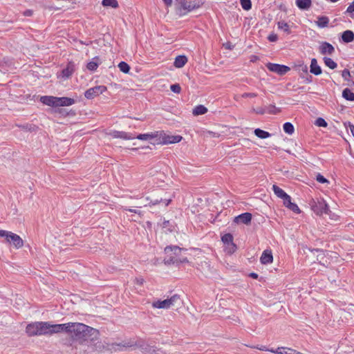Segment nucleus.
<instances>
[{"mask_svg": "<svg viewBox=\"0 0 354 354\" xmlns=\"http://www.w3.org/2000/svg\"><path fill=\"white\" fill-rule=\"evenodd\" d=\"M69 329L68 333H71L76 339H84L94 328L82 323L69 322Z\"/></svg>", "mask_w": 354, "mask_h": 354, "instance_id": "nucleus-1", "label": "nucleus"}, {"mask_svg": "<svg viewBox=\"0 0 354 354\" xmlns=\"http://www.w3.org/2000/svg\"><path fill=\"white\" fill-rule=\"evenodd\" d=\"M175 1L178 8L180 11V16L185 15L199 8L203 4V1L201 0H175Z\"/></svg>", "mask_w": 354, "mask_h": 354, "instance_id": "nucleus-2", "label": "nucleus"}, {"mask_svg": "<svg viewBox=\"0 0 354 354\" xmlns=\"http://www.w3.org/2000/svg\"><path fill=\"white\" fill-rule=\"evenodd\" d=\"M183 249L176 245H169L165 248L164 262L165 264H176Z\"/></svg>", "mask_w": 354, "mask_h": 354, "instance_id": "nucleus-3", "label": "nucleus"}, {"mask_svg": "<svg viewBox=\"0 0 354 354\" xmlns=\"http://www.w3.org/2000/svg\"><path fill=\"white\" fill-rule=\"evenodd\" d=\"M0 237H5L8 243H12L15 248H21L24 245L22 239L12 232L0 230Z\"/></svg>", "mask_w": 354, "mask_h": 354, "instance_id": "nucleus-4", "label": "nucleus"}, {"mask_svg": "<svg viewBox=\"0 0 354 354\" xmlns=\"http://www.w3.org/2000/svg\"><path fill=\"white\" fill-rule=\"evenodd\" d=\"M180 301L179 295L175 294L170 298L162 300L157 301L152 304V306L156 308L168 309L171 306H174L178 301Z\"/></svg>", "mask_w": 354, "mask_h": 354, "instance_id": "nucleus-5", "label": "nucleus"}, {"mask_svg": "<svg viewBox=\"0 0 354 354\" xmlns=\"http://www.w3.org/2000/svg\"><path fill=\"white\" fill-rule=\"evenodd\" d=\"M313 211L318 216L328 214L330 212L328 205L324 199L319 200L312 205Z\"/></svg>", "mask_w": 354, "mask_h": 354, "instance_id": "nucleus-6", "label": "nucleus"}, {"mask_svg": "<svg viewBox=\"0 0 354 354\" xmlns=\"http://www.w3.org/2000/svg\"><path fill=\"white\" fill-rule=\"evenodd\" d=\"M159 135L160 142L163 145L178 143L180 142L183 138L180 136L168 135L162 131L160 132Z\"/></svg>", "mask_w": 354, "mask_h": 354, "instance_id": "nucleus-7", "label": "nucleus"}, {"mask_svg": "<svg viewBox=\"0 0 354 354\" xmlns=\"http://www.w3.org/2000/svg\"><path fill=\"white\" fill-rule=\"evenodd\" d=\"M106 91V87L105 86H96L86 90L84 93V96L87 99H93L95 97L103 93Z\"/></svg>", "mask_w": 354, "mask_h": 354, "instance_id": "nucleus-8", "label": "nucleus"}, {"mask_svg": "<svg viewBox=\"0 0 354 354\" xmlns=\"http://www.w3.org/2000/svg\"><path fill=\"white\" fill-rule=\"evenodd\" d=\"M266 66L269 71L280 75H285L290 70L288 66L279 64L268 63Z\"/></svg>", "mask_w": 354, "mask_h": 354, "instance_id": "nucleus-9", "label": "nucleus"}, {"mask_svg": "<svg viewBox=\"0 0 354 354\" xmlns=\"http://www.w3.org/2000/svg\"><path fill=\"white\" fill-rule=\"evenodd\" d=\"M69 326V323L52 324L49 322L50 335L60 332L67 333L68 330H70Z\"/></svg>", "mask_w": 354, "mask_h": 354, "instance_id": "nucleus-10", "label": "nucleus"}, {"mask_svg": "<svg viewBox=\"0 0 354 354\" xmlns=\"http://www.w3.org/2000/svg\"><path fill=\"white\" fill-rule=\"evenodd\" d=\"M138 347L141 349V351L144 353L149 354H162L163 351L160 349H157L153 346H151L145 342H142L138 344Z\"/></svg>", "mask_w": 354, "mask_h": 354, "instance_id": "nucleus-11", "label": "nucleus"}, {"mask_svg": "<svg viewBox=\"0 0 354 354\" xmlns=\"http://www.w3.org/2000/svg\"><path fill=\"white\" fill-rule=\"evenodd\" d=\"M110 135L114 138H121L123 140H133L136 138V135L134 133L115 130L111 131Z\"/></svg>", "mask_w": 354, "mask_h": 354, "instance_id": "nucleus-12", "label": "nucleus"}, {"mask_svg": "<svg viewBox=\"0 0 354 354\" xmlns=\"http://www.w3.org/2000/svg\"><path fill=\"white\" fill-rule=\"evenodd\" d=\"M74 99L67 97H56L55 107L57 106H68L75 104Z\"/></svg>", "mask_w": 354, "mask_h": 354, "instance_id": "nucleus-13", "label": "nucleus"}, {"mask_svg": "<svg viewBox=\"0 0 354 354\" xmlns=\"http://www.w3.org/2000/svg\"><path fill=\"white\" fill-rule=\"evenodd\" d=\"M335 48L332 44L328 42L324 41L319 46V53L322 55H331L334 53Z\"/></svg>", "mask_w": 354, "mask_h": 354, "instance_id": "nucleus-14", "label": "nucleus"}, {"mask_svg": "<svg viewBox=\"0 0 354 354\" xmlns=\"http://www.w3.org/2000/svg\"><path fill=\"white\" fill-rule=\"evenodd\" d=\"M252 220V214L249 212H245L234 218V221L236 223H243L248 225L250 223Z\"/></svg>", "mask_w": 354, "mask_h": 354, "instance_id": "nucleus-15", "label": "nucleus"}, {"mask_svg": "<svg viewBox=\"0 0 354 354\" xmlns=\"http://www.w3.org/2000/svg\"><path fill=\"white\" fill-rule=\"evenodd\" d=\"M38 335H50L49 322H38Z\"/></svg>", "mask_w": 354, "mask_h": 354, "instance_id": "nucleus-16", "label": "nucleus"}, {"mask_svg": "<svg viewBox=\"0 0 354 354\" xmlns=\"http://www.w3.org/2000/svg\"><path fill=\"white\" fill-rule=\"evenodd\" d=\"M284 205L288 207L289 209L292 210L295 213H299L300 209L297 204L292 203L291 197L288 195L287 198L283 200Z\"/></svg>", "mask_w": 354, "mask_h": 354, "instance_id": "nucleus-17", "label": "nucleus"}, {"mask_svg": "<svg viewBox=\"0 0 354 354\" xmlns=\"http://www.w3.org/2000/svg\"><path fill=\"white\" fill-rule=\"evenodd\" d=\"M273 261V257L271 250H266L263 252L260 258L262 264H268Z\"/></svg>", "mask_w": 354, "mask_h": 354, "instance_id": "nucleus-18", "label": "nucleus"}, {"mask_svg": "<svg viewBox=\"0 0 354 354\" xmlns=\"http://www.w3.org/2000/svg\"><path fill=\"white\" fill-rule=\"evenodd\" d=\"M38 322L28 324L26 332L29 336L38 335Z\"/></svg>", "mask_w": 354, "mask_h": 354, "instance_id": "nucleus-19", "label": "nucleus"}, {"mask_svg": "<svg viewBox=\"0 0 354 354\" xmlns=\"http://www.w3.org/2000/svg\"><path fill=\"white\" fill-rule=\"evenodd\" d=\"M310 72L315 75H319L322 74V68L318 65L317 61L315 58H313L311 59V63L310 66Z\"/></svg>", "mask_w": 354, "mask_h": 354, "instance_id": "nucleus-20", "label": "nucleus"}, {"mask_svg": "<svg viewBox=\"0 0 354 354\" xmlns=\"http://www.w3.org/2000/svg\"><path fill=\"white\" fill-rule=\"evenodd\" d=\"M296 6L302 10H308L312 5L311 0H296L295 1Z\"/></svg>", "mask_w": 354, "mask_h": 354, "instance_id": "nucleus-21", "label": "nucleus"}, {"mask_svg": "<svg viewBox=\"0 0 354 354\" xmlns=\"http://www.w3.org/2000/svg\"><path fill=\"white\" fill-rule=\"evenodd\" d=\"M75 71V65L72 62H69L66 67L62 71V76L68 78L72 75Z\"/></svg>", "mask_w": 354, "mask_h": 354, "instance_id": "nucleus-22", "label": "nucleus"}, {"mask_svg": "<svg viewBox=\"0 0 354 354\" xmlns=\"http://www.w3.org/2000/svg\"><path fill=\"white\" fill-rule=\"evenodd\" d=\"M342 39L344 43H350L354 41V32L352 30H347L342 32Z\"/></svg>", "mask_w": 354, "mask_h": 354, "instance_id": "nucleus-23", "label": "nucleus"}, {"mask_svg": "<svg viewBox=\"0 0 354 354\" xmlns=\"http://www.w3.org/2000/svg\"><path fill=\"white\" fill-rule=\"evenodd\" d=\"M187 62V58L185 55H178L174 60V65L176 68L183 67Z\"/></svg>", "mask_w": 354, "mask_h": 354, "instance_id": "nucleus-24", "label": "nucleus"}, {"mask_svg": "<svg viewBox=\"0 0 354 354\" xmlns=\"http://www.w3.org/2000/svg\"><path fill=\"white\" fill-rule=\"evenodd\" d=\"M40 101L45 105L55 107L56 97L54 96H42Z\"/></svg>", "mask_w": 354, "mask_h": 354, "instance_id": "nucleus-25", "label": "nucleus"}, {"mask_svg": "<svg viewBox=\"0 0 354 354\" xmlns=\"http://www.w3.org/2000/svg\"><path fill=\"white\" fill-rule=\"evenodd\" d=\"M315 23L319 28H323L328 26L329 19L326 16H319L317 17V21H315Z\"/></svg>", "mask_w": 354, "mask_h": 354, "instance_id": "nucleus-26", "label": "nucleus"}, {"mask_svg": "<svg viewBox=\"0 0 354 354\" xmlns=\"http://www.w3.org/2000/svg\"><path fill=\"white\" fill-rule=\"evenodd\" d=\"M272 190L277 196L283 200L288 196L281 188L276 185H273Z\"/></svg>", "mask_w": 354, "mask_h": 354, "instance_id": "nucleus-27", "label": "nucleus"}, {"mask_svg": "<svg viewBox=\"0 0 354 354\" xmlns=\"http://www.w3.org/2000/svg\"><path fill=\"white\" fill-rule=\"evenodd\" d=\"M99 57H95L93 59L87 64L86 68L91 71H94L97 69L99 65Z\"/></svg>", "mask_w": 354, "mask_h": 354, "instance_id": "nucleus-28", "label": "nucleus"}, {"mask_svg": "<svg viewBox=\"0 0 354 354\" xmlns=\"http://www.w3.org/2000/svg\"><path fill=\"white\" fill-rule=\"evenodd\" d=\"M207 112V109L203 105L196 106L192 111L194 115H203Z\"/></svg>", "mask_w": 354, "mask_h": 354, "instance_id": "nucleus-29", "label": "nucleus"}, {"mask_svg": "<svg viewBox=\"0 0 354 354\" xmlns=\"http://www.w3.org/2000/svg\"><path fill=\"white\" fill-rule=\"evenodd\" d=\"M342 97L348 101H354V93L348 88H346L343 90Z\"/></svg>", "mask_w": 354, "mask_h": 354, "instance_id": "nucleus-30", "label": "nucleus"}, {"mask_svg": "<svg viewBox=\"0 0 354 354\" xmlns=\"http://www.w3.org/2000/svg\"><path fill=\"white\" fill-rule=\"evenodd\" d=\"M158 132L156 133H143L136 136V138L141 140H148L157 137Z\"/></svg>", "mask_w": 354, "mask_h": 354, "instance_id": "nucleus-31", "label": "nucleus"}, {"mask_svg": "<svg viewBox=\"0 0 354 354\" xmlns=\"http://www.w3.org/2000/svg\"><path fill=\"white\" fill-rule=\"evenodd\" d=\"M254 133L256 136L261 139L268 138L271 136V134L269 132L262 130L261 129H256Z\"/></svg>", "mask_w": 354, "mask_h": 354, "instance_id": "nucleus-32", "label": "nucleus"}, {"mask_svg": "<svg viewBox=\"0 0 354 354\" xmlns=\"http://www.w3.org/2000/svg\"><path fill=\"white\" fill-rule=\"evenodd\" d=\"M102 4L104 7H111L113 8H117L119 6L117 0H102Z\"/></svg>", "mask_w": 354, "mask_h": 354, "instance_id": "nucleus-33", "label": "nucleus"}, {"mask_svg": "<svg viewBox=\"0 0 354 354\" xmlns=\"http://www.w3.org/2000/svg\"><path fill=\"white\" fill-rule=\"evenodd\" d=\"M283 129L285 133L292 135L294 133L295 128L293 124L291 122H285L283 125Z\"/></svg>", "mask_w": 354, "mask_h": 354, "instance_id": "nucleus-34", "label": "nucleus"}, {"mask_svg": "<svg viewBox=\"0 0 354 354\" xmlns=\"http://www.w3.org/2000/svg\"><path fill=\"white\" fill-rule=\"evenodd\" d=\"M324 62L326 66H328L330 69H335L337 68V64L331 58L324 57Z\"/></svg>", "mask_w": 354, "mask_h": 354, "instance_id": "nucleus-35", "label": "nucleus"}, {"mask_svg": "<svg viewBox=\"0 0 354 354\" xmlns=\"http://www.w3.org/2000/svg\"><path fill=\"white\" fill-rule=\"evenodd\" d=\"M278 28L282 30L287 34L290 33L289 25L284 21H280L277 23Z\"/></svg>", "mask_w": 354, "mask_h": 354, "instance_id": "nucleus-36", "label": "nucleus"}, {"mask_svg": "<svg viewBox=\"0 0 354 354\" xmlns=\"http://www.w3.org/2000/svg\"><path fill=\"white\" fill-rule=\"evenodd\" d=\"M221 240L224 244L227 245L233 243V236L230 234H225L221 237Z\"/></svg>", "mask_w": 354, "mask_h": 354, "instance_id": "nucleus-37", "label": "nucleus"}, {"mask_svg": "<svg viewBox=\"0 0 354 354\" xmlns=\"http://www.w3.org/2000/svg\"><path fill=\"white\" fill-rule=\"evenodd\" d=\"M118 68L124 73H128L130 71L129 65L125 62H120L118 64Z\"/></svg>", "mask_w": 354, "mask_h": 354, "instance_id": "nucleus-38", "label": "nucleus"}, {"mask_svg": "<svg viewBox=\"0 0 354 354\" xmlns=\"http://www.w3.org/2000/svg\"><path fill=\"white\" fill-rule=\"evenodd\" d=\"M241 7L245 10H249L252 8L251 0H240Z\"/></svg>", "mask_w": 354, "mask_h": 354, "instance_id": "nucleus-39", "label": "nucleus"}, {"mask_svg": "<svg viewBox=\"0 0 354 354\" xmlns=\"http://www.w3.org/2000/svg\"><path fill=\"white\" fill-rule=\"evenodd\" d=\"M266 113L277 114L279 112V109L277 108L274 104H270L266 106Z\"/></svg>", "mask_w": 354, "mask_h": 354, "instance_id": "nucleus-40", "label": "nucleus"}, {"mask_svg": "<svg viewBox=\"0 0 354 354\" xmlns=\"http://www.w3.org/2000/svg\"><path fill=\"white\" fill-rule=\"evenodd\" d=\"M161 226L169 232H172L174 230V225L169 221L164 220Z\"/></svg>", "mask_w": 354, "mask_h": 354, "instance_id": "nucleus-41", "label": "nucleus"}, {"mask_svg": "<svg viewBox=\"0 0 354 354\" xmlns=\"http://www.w3.org/2000/svg\"><path fill=\"white\" fill-rule=\"evenodd\" d=\"M236 245L234 243L226 245L225 249L226 252L228 254H230L234 253L236 251Z\"/></svg>", "mask_w": 354, "mask_h": 354, "instance_id": "nucleus-42", "label": "nucleus"}, {"mask_svg": "<svg viewBox=\"0 0 354 354\" xmlns=\"http://www.w3.org/2000/svg\"><path fill=\"white\" fill-rule=\"evenodd\" d=\"M346 13H348L352 19H354V1L348 6Z\"/></svg>", "mask_w": 354, "mask_h": 354, "instance_id": "nucleus-43", "label": "nucleus"}, {"mask_svg": "<svg viewBox=\"0 0 354 354\" xmlns=\"http://www.w3.org/2000/svg\"><path fill=\"white\" fill-rule=\"evenodd\" d=\"M317 127H326L328 126L327 122L326 120L322 118H318L315 123Z\"/></svg>", "mask_w": 354, "mask_h": 354, "instance_id": "nucleus-44", "label": "nucleus"}, {"mask_svg": "<svg viewBox=\"0 0 354 354\" xmlns=\"http://www.w3.org/2000/svg\"><path fill=\"white\" fill-rule=\"evenodd\" d=\"M170 89L172 92L175 93H180L181 91V88L178 84H171L170 86Z\"/></svg>", "mask_w": 354, "mask_h": 354, "instance_id": "nucleus-45", "label": "nucleus"}, {"mask_svg": "<svg viewBox=\"0 0 354 354\" xmlns=\"http://www.w3.org/2000/svg\"><path fill=\"white\" fill-rule=\"evenodd\" d=\"M253 111L259 115H263L266 113V107H257L256 109H254Z\"/></svg>", "mask_w": 354, "mask_h": 354, "instance_id": "nucleus-46", "label": "nucleus"}, {"mask_svg": "<svg viewBox=\"0 0 354 354\" xmlns=\"http://www.w3.org/2000/svg\"><path fill=\"white\" fill-rule=\"evenodd\" d=\"M316 180L317 182L320 183H328V180L324 177L323 176L322 174H318L317 176H316Z\"/></svg>", "mask_w": 354, "mask_h": 354, "instance_id": "nucleus-47", "label": "nucleus"}, {"mask_svg": "<svg viewBox=\"0 0 354 354\" xmlns=\"http://www.w3.org/2000/svg\"><path fill=\"white\" fill-rule=\"evenodd\" d=\"M342 76L345 80H348L351 76L350 71L348 69H344L342 73Z\"/></svg>", "mask_w": 354, "mask_h": 354, "instance_id": "nucleus-48", "label": "nucleus"}, {"mask_svg": "<svg viewBox=\"0 0 354 354\" xmlns=\"http://www.w3.org/2000/svg\"><path fill=\"white\" fill-rule=\"evenodd\" d=\"M133 345V344L131 342H123L122 343L117 344L118 346H122V347H131Z\"/></svg>", "mask_w": 354, "mask_h": 354, "instance_id": "nucleus-49", "label": "nucleus"}, {"mask_svg": "<svg viewBox=\"0 0 354 354\" xmlns=\"http://www.w3.org/2000/svg\"><path fill=\"white\" fill-rule=\"evenodd\" d=\"M268 40L271 42H274L277 40L278 37L276 34H271L268 37Z\"/></svg>", "mask_w": 354, "mask_h": 354, "instance_id": "nucleus-50", "label": "nucleus"}, {"mask_svg": "<svg viewBox=\"0 0 354 354\" xmlns=\"http://www.w3.org/2000/svg\"><path fill=\"white\" fill-rule=\"evenodd\" d=\"M186 262H188L187 257H181V254H180L178 258V260H177L176 264H178L180 263H186Z\"/></svg>", "mask_w": 354, "mask_h": 354, "instance_id": "nucleus-51", "label": "nucleus"}, {"mask_svg": "<svg viewBox=\"0 0 354 354\" xmlns=\"http://www.w3.org/2000/svg\"><path fill=\"white\" fill-rule=\"evenodd\" d=\"M123 209L124 211H128V212H133L135 214H140V212H139V211H138L137 209H131V208H129L127 207H123Z\"/></svg>", "mask_w": 354, "mask_h": 354, "instance_id": "nucleus-52", "label": "nucleus"}, {"mask_svg": "<svg viewBox=\"0 0 354 354\" xmlns=\"http://www.w3.org/2000/svg\"><path fill=\"white\" fill-rule=\"evenodd\" d=\"M299 68L300 71H303L306 74L308 73V66L307 65H304V64L299 65Z\"/></svg>", "mask_w": 354, "mask_h": 354, "instance_id": "nucleus-53", "label": "nucleus"}, {"mask_svg": "<svg viewBox=\"0 0 354 354\" xmlns=\"http://www.w3.org/2000/svg\"><path fill=\"white\" fill-rule=\"evenodd\" d=\"M162 201V198L151 201V202L149 203V206L158 205V204L160 203Z\"/></svg>", "mask_w": 354, "mask_h": 354, "instance_id": "nucleus-54", "label": "nucleus"}, {"mask_svg": "<svg viewBox=\"0 0 354 354\" xmlns=\"http://www.w3.org/2000/svg\"><path fill=\"white\" fill-rule=\"evenodd\" d=\"M283 347H279L277 349H270L268 350L271 353H277V354H281L282 353Z\"/></svg>", "mask_w": 354, "mask_h": 354, "instance_id": "nucleus-55", "label": "nucleus"}, {"mask_svg": "<svg viewBox=\"0 0 354 354\" xmlns=\"http://www.w3.org/2000/svg\"><path fill=\"white\" fill-rule=\"evenodd\" d=\"M257 96V94L254 93H245L243 95V97H254Z\"/></svg>", "mask_w": 354, "mask_h": 354, "instance_id": "nucleus-56", "label": "nucleus"}, {"mask_svg": "<svg viewBox=\"0 0 354 354\" xmlns=\"http://www.w3.org/2000/svg\"><path fill=\"white\" fill-rule=\"evenodd\" d=\"M312 252H319L320 253V254L317 255V260H319V257L320 255L324 256V251L322 250H321V249H317H317H313L312 250Z\"/></svg>", "mask_w": 354, "mask_h": 354, "instance_id": "nucleus-57", "label": "nucleus"}, {"mask_svg": "<svg viewBox=\"0 0 354 354\" xmlns=\"http://www.w3.org/2000/svg\"><path fill=\"white\" fill-rule=\"evenodd\" d=\"M313 77L311 75H309L308 73L306 74V77H305V82L306 83H310L312 82Z\"/></svg>", "mask_w": 354, "mask_h": 354, "instance_id": "nucleus-58", "label": "nucleus"}, {"mask_svg": "<svg viewBox=\"0 0 354 354\" xmlns=\"http://www.w3.org/2000/svg\"><path fill=\"white\" fill-rule=\"evenodd\" d=\"M171 199H162V201L161 203H163L165 206L167 207L169 205V204L171 203Z\"/></svg>", "mask_w": 354, "mask_h": 354, "instance_id": "nucleus-59", "label": "nucleus"}, {"mask_svg": "<svg viewBox=\"0 0 354 354\" xmlns=\"http://www.w3.org/2000/svg\"><path fill=\"white\" fill-rule=\"evenodd\" d=\"M165 4L167 6H170L172 4V0H162Z\"/></svg>", "mask_w": 354, "mask_h": 354, "instance_id": "nucleus-60", "label": "nucleus"}, {"mask_svg": "<svg viewBox=\"0 0 354 354\" xmlns=\"http://www.w3.org/2000/svg\"><path fill=\"white\" fill-rule=\"evenodd\" d=\"M32 15V11L30 10H27L24 12L25 16H31Z\"/></svg>", "mask_w": 354, "mask_h": 354, "instance_id": "nucleus-61", "label": "nucleus"}, {"mask_svg": "<svg viewBox=\"0 0 354 354\" xmlns=\"http://www.w3.org/2000/svg\"><path fill=\"white\" fill-rule=\"evenodd\" d=\"M250 277H252V279H256L258 278L259 275H258V274H257L255 272H251L250 274Z\"/></svg>", "mask_w": 354, "mask_h": 354, "instance_id": "nucleus-62", "label": "nucleus"}, {"mask_svg": "<svg viewBox=\"0 0 354 354\" xmlns=\"http://www.w3.org/2000/svg\"><path fill=\"white\" fill-rule=\"evenodd\" d=\"M349 129L352 135L354 136V125L349 124Z\"/></svg>", "mask_w": 354, "mask_h": 354, "instance_id": "nucleus-63", "label": "nucleus"}, {"mask_svg": "<svg viewBox=\"0 0 354 354\" xmlns=\"http://www.w3.org/2000/svg\"><path fill=\"white\" fill-rule=\"evenodd\" d=\"M288 348H284L283 347L282 353L281 354H289V351L287 350Z\"/></svg>", "mask_w": 354, "mask_h": 354, "instance_id": "nucleus-64", "label": "nucleus"}]
</instances>
